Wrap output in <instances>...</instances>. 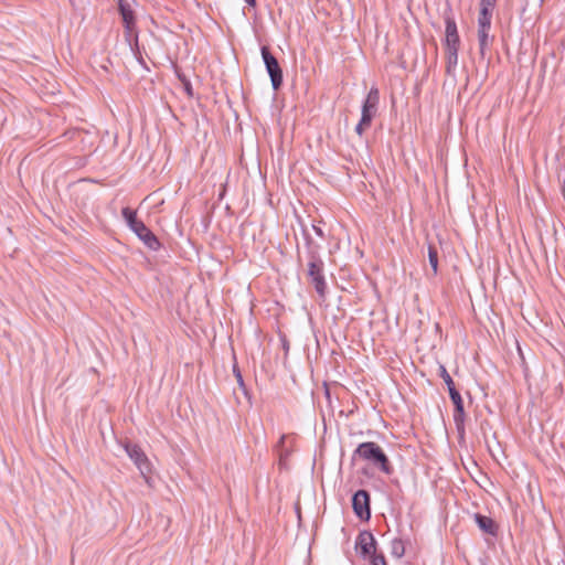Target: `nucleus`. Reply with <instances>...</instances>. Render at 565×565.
I'll use <instances>...</instances> for the list:
<instances>
[{"label":"nucleus","instance_id":"nucleus-13","mask_svg":"<svg viewBox=\"0 0 565 565\" xmlns=\"http://www.w3.org/2000/svg\"><path fill=\"white\" fill-rule=\"evenodd\" d=\"M491 29L478 28V42H479V52L481 56L486 55V51L493 43L494 36L490 34Z\"/></svg>","mask_w":565,"mask_h":565},{"label":"nucleus","instance_id":"nucleus-16","mask_svg":"<svg viewBox=\"0 0 565 565\" xmlns=\"http://www.w3.org/2000/svg\"><path fill=\"white\" fill-rule=\"evenodd\" d=\"M459 46H446L447 73L450 74L458 63Z\"/></svg>","mask_w":565,"mask_h":565},{"label":"nucleus","instance_id":"nucleus-28","mask_svg":"<svg viewBox=\"0 0 565 565\" xmlns=\"http://www.w3.org/2000/svg\"><path fill=\"white\" fill-rule=\"evenodd\" d=\"M524 2H525V3H524V6H523V8H522L521 14H524V12H525V10H526V6H527L529 0H524Z\"/></svg>","mask_w":565,"mask_h":565},{"label":"nucleus","instance_id":"nucleus-2","mask_svg":"<svg viewBox=\"0 0 565 565\" xmlns=\"http://www.w3.org/2000/svg\"><path fill=\"white\" fill-rule=\"evenodd\" d=\"M354 456H358L359 458L372 463L385 475H391L393 472V468L387 456L383 449L373 441H365L360 444L354 450Z\"/></svg>","mask_w":565,"mask_h":565},{"label":"nucleus","instance_id":"nucleus-11","mask_svg":"<svg viewBox=\"0 0 565 565\" xmlns=\"http://www.w3.org/2000/svg\"><path fill=\"white\" fill-rule=\"evenodd\" d=\"M439 376L444 380L445 384L447 385L451 402L458 403L462 401L459 391L456 388L451 376L449 375L444 365H439Z\"/></svg>","mask_w":565,"mask_h":565},{"label":"nucleus","instance_id":"nucleus-7","mask_svg":"<svg viewBox=\"0 0 565 565\" xmlns=\"http://www.w3.org/2000/svg\"><path fill=\"white\" fill-rule=\"evenodd\" d=\"M118 11L121 15L127 36H131L136 28L135 13L127 0H118Z\"/></svg>","mask_w":565,"mask_h":565},{"label":"nucleus","instance_id":"nucleus-17","mask_svg":"<svg viewBox=\"0 0 565 565\" xmlns=\"http://www.w3.org/2000/svg\"><path fill=\"white\" fill-rule=\"evenodd\" d=\"M121 215L131 231L141 222L137 218L136 211L131 210L130 207H124L121 210Z\"/></svg>","mask_w":565,"mask_h":565},{"label":"nucleus","instance_id":"nucleus-1","mask_svg":"<svg viewBox=\"0 0 565 565\" xmlns=\"http://www.w3.org/2000/svg\"><path fill=\"white\" fill-rule=\"evenodd\" d=\"M308 246V269L307 275L310 284L315 287L318 295L323 298L327 291L324 279V263L319 255V246L315 245L311 238H307Z\"/></svg>","mask_w":565,"mask_h":565},{"label":"nucleus","instance_id":"nucleus-23","mask_svg":"<svg viewBox=\"0 0 565 565\" xmlns=\"http://www.w3.org/2000/svg\"><path fill=\"white\" fill-rule=\"evenodd\" d=\"M371 125L370 124H362V120L360 119L359 124L355 126V132L359 136H362L365 129H367Z\"/></svg>","mask_w":565,"mask_h":565},{"label":"nucleus","instance_id":"nucleus-19","mask_svg":"<svg viewBox=\"0 0 565 565\" xmlns=\"http://www.w3.org/2000/svg\"><path fill=\"white\" fill-rule=\"evenodd\" d=\"M492 12L479 10L478 28L491 29Z\"/></svg>","mask_w":565,"mask_h":565},{"label":"nucleus","instance_id":"nucleus-3","mask_svg":"<svg viewBox=\"0 0 565 565\" xmlns=\"http://www.w3.org/2000/svg\"><path fill=\"white\" fill-rule=\"evenodd\" d=\"M260 52L266 71L270 77L271 86L275 90H278L284 81L282 70L277 58L270 53L267 46H262Z\"/></svg>","mask_w":565,"mask_h":565},{"label":"nucleus","instance_id":"nucleus-20","mask_svg":"<svg viewBox=\"0 0 565 565\" xmlns=\"http://www.w3.org/2000/svg\"><path fill=\"white\" fill-rule=\"evenodd\" d=\"M428 260L433 268L434 275L438 271V252L435 246H428Z\"/></svg>","mask_w":565,"mask_h":565},{"label":"nucleus","instance_id":"nucleus-27","mask_svg":"<svg viewBox=\"0 0 565 565\" xmlns=\"http://www.w3.org/2000/svg\"><path fill=\"white\" fill-rule=\"evenodd\" d=\"M249 7L256 6V0H244Z\"/></svg>","mask_w":565,"mask_h":565},{"label":"nucleus","instance_id":"nucleus-10","mask_svg":"<svg viewBox=\"0 0 565 565\" xmlns=\"http://www.w3.org/2000/svg\"><path fill=\"white\" fill-rule=\"evenodd\" d=\"M445 23H446V46H459L460 45V38L458 34V29L456 21L451 14L445 15Z\"/></svg>","mask_w":565,"mask_h":565},{"label":"nucleus","instance_id":"nucleus-25","mask_svg":"<svg viewBox=\"0 0 565 565\" xmlns=\"http://www.w3.org/2000/svg\"><path fill=\"white\" fill-rule=\"evenodd\" d=\"M234 373H235V376H236V379H237L238 384H239L241 386H243V385H244L243 376H242V374H241L239 370H238L236 366H234Z\"/></svg>","mask_w":565,"mask_h":565},{"label":"nucleus","instance_id":"nucleus-22","mask_svg":"<svg viewBox=\"0 0 565 565\" xmlns=\"http://www.w3.org/2000/svg\"><path fill=\"white\" fill-rule=\"evenodd\" d=\"M369 557L371 559L372 565H387L383 554H376L375 552L374 554H371V556Z\"/></svg>","mask_w":565,"mask_h":565},{"label":"nucleus","instance_id":"nucleus-29","mask_svg":"<svg viewBox=\"0 0 565 565\" xmlns=\"http://www.w3.org/2000/svg\"><path fill=\"white\" fill-rule=\"evenodd\" d=\"M562 194H563V198H565V181H564V184L562 186Z\"/></svg>","mask_w":565,"mask_h":565},{"label":"nucleus","instance_id":"nucleus-18","mask_svg":"<svg viewBox=\"0 0 565 565\" xmlns=\"http://www.w3.org/2000/svg\"><path fill=\"white\" fill-rule=\"evenodd\" d=\"M391 554L396 558H402L405 555V544L402 539H394L391 542Z\"/></svg>","mask_w":565,"mask_h":565},{"label":"nucleus","instance_id":"nucleus-9","mask_svg":"<svg viewBox=\"0 0 565 565\" xmlns=\"http://www.w3.org/2000/svg\"><path fill=\"white\" fill-rule=\"evenodd\" d=\"M132 232L139 237L140 241L143 242V244L152 249L158 250L161 246L159 239L157 236L146 226V224L141 221L134 230Z\"/></svg>","mask_w":565,"mask_h":565},{"label":"nucleus","instance_id":"nucleus-21","mask_svg":"<svg viewBox=\"0 0 565 565\" xmlns=\"http://www.w3.org/2000/svg\"><path fill=\"white\" fill-rule=\"evenodd\" d=\"M498 0H480V10L493 12Z\"/></svg>","mask_w":565,"mask_h":565},{"label":"nucleus","instance_id":"nucleus-12","mask_svg":"<svg viewBox=\"0 0 565 565\" xmlns=\"http://www.w3.org/2000/svg\"><path fill=\"white\" fill-rule=\"evenodd\" d=\"M454 404V422L456 425V429L460 436L465 435V408L463 401Z\"/></svg>","mask_w":565,"mask_h":565},{"label":"nucleus","instance_id":"nucleus-4","mask_svg":"<svg viewBox=\"0 0 565 565\" xmlns=\"http://www.w3.org/2000/svg\"><path fill=\"white\" fill-rule=\"evenodd\" d=\"M125 450L128 457L135 462L142 477L148 482L147 475L150 472V462L142 449L135 444H126Z\"/></svg>","mask_w":565,"mask_h":565},{"label":"nucleus","instance_id":"nucleus-6","mask_svg":"<svg viewBox=\"0 0 565 565\" xmlns=\"http://www.w3.org/2000/svg\"><path fill=\"white\" fill-rule=\"evenodd\" d=\"M380 100V93L376 87H372L362 105L361 120L362 124L372 122L373 117L377 110V104Z\"/></svg>","mask_w":565,"mask_h":565},{"label":"nucleus","instance_id":"nucleus-5","mask_svg":"<svg viewBox=\"0 0 565 565\" xmlns=\"http://www.w3.org/2000/svg\"><path fill=\"white\" fill-rule=\"evenodd\" d=\"M352 508L361 520L371 518L370 494L366 490H358L352 498Z\"/></svg>","mask_w":565,"mask_h":565},{"label":"nucleus","instance_id":"nucleus-8","mask_svg":"<svg viewBox=\"0 0 565 565\" xmlns=\"http://www.w3.org/2000/svg\"><path fill=\"white\" fill-rule=\"evenodd\" d=\"M355 547L363 557L371 556L376 552V541L374 535L369 531H362L355 541Z\"/></svg>","mask_w":565,"mask_h":565},{"label":"nucleus","instance_id":"nucleus-24","mask_svg":"<svg viewBox=\"0 0 565 565\" xmlns=\"http://www.w3.org/2000/svg\"><path fill=\"white\" fill-rule=\"evenodd\" d=\"M179 77H180V79L182 81V83H183V85H184V89H185L186 94H188L189 96H192V86H191V83H190L186 78H184V77H181V76H179Z\"/></svg>","mask_w":565,"mask_h":565},{"label":"nucleus","instance_id":"nucleus-26","mask_svg":"<svg viewBox=\"0 0 565 565\" xmlns=\"http://www.w3.org/2000/svg\"><path fill=\"white\" fill-rule=\"evenodd\" d=\"M312 228L315 231V233L320 236V237H324V234H323V231L321 230V227L317 226V225H312Z\"/></svg>","mask_w":565,"mask_h":565},{"label":"nucleus","instance_id":"nucleus-14","mask_svg":"<svg viewBox=\"0 0 565 565\" xmlns=\"http://www.w3.org/2000/svg\"><path fill=\"white\" fill-rule=\"evenodd\" d=\"M476 523L478 524L479 529L483 531L487 534L495 535L497 534V525L494 521L486 515L477 513L475 515Z\"/></svg>","mask_w":565,"mask_h":565},{"label":"nucleus","instance_id":"nucleus-15","mask_svg":"<svg viewBox=\"0 0 565 565\" xmlns=\"http://www.w3.org/2000/svg\"><path fill=\"white\" fill-rule=\"evenodd\" d=\"M286 439H287V436L286 435H282L278 443H277V446H276V450H277V454H278V457H279V466L280 467H286L287 466V460L291 454V450L287 447H285V444H286Z\"/></svg>","mask_w":565,"mask_h":565}]
</instances>
